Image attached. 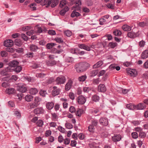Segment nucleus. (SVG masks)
Returning a JSON list of instances; mask_svg holds the SVG:
<instances>
[{"mask_svg":"<svg viewBox=\"0 0 148 148\" xmlns=\"http://www.w3.org/2000/svg\"><path fill=\"white\" fill-rule=\"evenodd\" d=\"M90 66L89 64L86 62H81L76 64L75 68L78 73H81L86 71Z\"/></svg>","mask_w":148,"mask_h":148,"instance_id":"nucleus-1","label":"nucleus"},{"mask_svg":"<svg viewBox=\"0 0 148 148\" xmlns=\"http://www.w3.org/2000/svg\"><path fill=\"white\" fill-rule=\"evenodd\" d=\"M66 79L63 76H60L57 77L56 81L58 85L64 84L65 82Z\"/></svg>","mask_w":148,"mask_h":148,"instance_id":"nucleus-2","label":"nucleus"},{"mask_svg":"<svg viewBox=\"0 0 148 148\" xmlns=\"http://www.w3.org/2000/svg\"><path fill=\"white\" fill-rule=\"evenodd\" d=\"M17 90L18 91L24 93L27 90V88L25 85L23 84H19L17 87Z\"/></svg>","mask_w":148,"mask_h":148,"instance_id":"nucleus-3","label":"nucleus"},{"mask_svg":"<svg viewBox=\"0 0 148 148\" xmlns=\"http://www.w3.org/2000/svg\"><path fill=\"white\" fill-rule=\"evenodd\" d=\"M98 124V122L96 120H94L92 123V125H89L88 127V130L90 132H94L95 128L94 126H96Z\"/></svg>","mask_w":148,"mask_h":148,"instance_id":"nucleus-4","label":"nucleus"},{"mask_svg":"<svg viewBox=\"0 0 148 148\" xmlns=\"http://www.w3.org/2000/svg\"><path fill=\"white\" fill-rule=\"evenodd\" d=\"M77 101L79 104L83 105L85 103L86 100L84 97L80 95L77 98Z\"/></svg>","mask_w":148,"mask_h":148,"instance_id":"nucleus-5","label":"nucleus"},{"mask_svg":"<svg viewBox=\"0 0 148 148\" xmlns=\"http://www.w3.org/2000/svg\"><path fill=\"white\" fill-rule=\"evenodd\" d=\"M100 124L102 125L106 126L108 124V119L106 118L101 117L99 120Z\"/></svg>","mask_w":148,"mask_h":148,"instance_id":"nucleus-6","label":"nucleus"},{"mask_svg":"<svg viewBox=\"0 0 148 148\" xmlns=\"http://www.w3.org/2000/svg\"><path fill=\"white\" fill-rule=\"evenodd\" d=\"M75 5L73 6V8L75 9V10L77 11L80 10L81 8L80 5L82 4L81 1L80 0H77L75 2Z\"/></svg>","mask_w":148,"mask_h":148,"instance_id":"nucleus-7","label":"nucleus"},{"mask_svg":"<svg viewBox=\"0 0 148 148\" xmlns=\"http://www.w3.org/2000/svg\"><path fill=\"white\" fill-rule=\"evenodd\" d=\"M18 62L16 60H13L10 61L8 64L9 67H8V69L10 67H14L16 66L18 64Z\"/></svg>","mask_w":148,"mask_h":148,"instance_id":"nucleus-8","label":"nucleus"},{"mask_svg":"<svg viewBox=\"0 0 148 148\" xmlns=\"http://www.w3.org/2000/svg\"><path fill=\"white\" fill-rule=\"evenodd\" d=\"M14 43L13 41L11 40H7L4 42V45L5 46L7 47L12 46Z\"/></svg>","mask_w":148,"mask_h":148,"instance_id":"nucleus-9","label":"nucleus"},{"mask_svg":"<svg viewBox=\"0 0 148 148\" xmlns=\"http://www.w3.org/2000/svg\"><path fill=\"white\" fill-rule=\"evenodd\" d=\"M121 137L120 134H114L112 138V140L114 142L119 141L121 139Z\"/></svg>","mask_w":148,"mask_h":148,"instance_id":"nucleus-10","label":"nucleus"},{"mask_svg":"<svg viewBox=\"0 0 148 148\" xmlns=\"http://www.w3.org/2000/svg\"><path fill=\"white\" fill-rule=\"evenodd\" d=\"M42 1L41 3V5H45L46 8L48 7L51 4L52 0H42Z\"/></svg>","mask_w":148,"mask_h":148,"instance_id":"nucleus-11","label":"nucleus"},{"mask_svg":"<svg viewBox=\"0 0 148 148\" xmlns=\"http://www.w3.org/2000/svg\"><path fill=\"white\" fill-rule=\"evenodd\" d=\"M44 112V110L42 107L36 108L34 110V113L36 114H42Z\"/></svg>","mask_w":148,"mask_h":148,"instance_id":"nucleus-12","label":"nucleus"},{"mask_svg":"<svg viewBox=\"0 0 148 148\" xmlns=\"http://www.w3.org/2000/svg\"><path fill=\"white\" fill-rule=\"evenodd\" d=\"M106 90L105 85L103 84H100L98 86V90L99 92H104Z\"/></svg>","mask_w":148,"mask_h":148,"instance_id":"nucleus-13","label":"nucleus"},{"mask_svg":"<svg viewBox=\"0 0 148 148\" xmlns=\"http://www.w3.org/2000/svg\"><path fill=\"white\" fill-rule=\"evenodd\" d=\"M127 35L128 37L131 38H134L137 37L138 34V33H135L132 31L128 33Z\"/></svg>","mask_w":148,"mask_h":148,"instance_id":"nucleus-14","label":"nucleus"},{"mask_svg":"<svg viewBox=\"0 0 148 148\" xmlns=\"http://www.w3.org/2000/svg\"><path fill=\"white\" fill-rule=\"evenodd\" d=\"M135 109L138 110H143L146 107L145 104L144 103H140L137 106H135Z\"/></svg>","mask_w":148,"mask_h":148,"instance_id":"nucleus-15","label":"nucleus"},{"mask_svg":"<svg viewBox=\"0 0 148 148\" xmlns=\"http://www.w3.org/2000/svg\"><path fill=\"white\" fill-rule=\"evenodd\" d=\"M72 85V83L71 81H69L66 84L65 87V89L66 91L69 90L71 88Z\"/></svg>","mask_w":148,"mask_h":148,"instance_id":"nucleus-16","label":"nucleus"},{"mask_svg":"<svg viewBox=\"0 0 148 148\" xmlns=\"http://www.w3.org/2000/svg\"><path fill=\"white\" fill-rule=\"evenodd\" d=\"M69 10V8L67 7H66L64 8L60 12V15L62 16H64L66 12L68 11Z\"/></svg>","mask_w":148,"mask_h":148,"instance_id":"nucleus-17","label":"nucleus"},{"mask_svg":"<svg viewBox=\"0 0 148 148\" xmlns=\"http://www.w3.org/2000/svg\"><path fill=\"white\" fill-rule=\"evenodd\" d=\"M61 90L60 88L56 89L55 90H52V95L53 96H55L59 95L60 92Z\"/></svg>","mask_w":148,"mask_h":148,"instance_id":"nucleus-18","label":"nucleus"},{"mask_svg":"<svg viewBox=\"0 0 148 148\" xmlns=\"http://www.w3.org/2000/svg\"><path fill=\"white\" fill-rule=\"evenodd\" d=\"M47 64L49 66H53L56 64V62L54 60H49Z\"/></svg>","mask_w":148,"mask_h":148,"instance_id":"nucleus-19","label":"nucleus"},{"mask_svg":"<svg viewBox=\"0 0 148 148\" xmlns=\"http://www.w3.org/2000/svg\"><path fill=\"white\" fill-rule=\"evenodd\" d=\"M76 10H73L71 14V16L73 18L75 17H78L81 15V14L78 12L76 11Z\"/></svg>","mask_w":148,"mask_h":148,"instance_id":"nucleus-20","label":"nucleus"},{"mask_svg":"<svg viewBox=\"0 0 148 148\" xmlns=\"http://www.w3.org/2000/svg\"><path fill=\"white\" fill-rule=\"evenodd\" d=\"M54 106V104L53 102H48L46 104V105L47 108L49 110L51 109Z\"/></svg>","mask_w":148,"mask_h":148,"instance_id":"nucleus-21","label":"nucleus"},{"mask_svg":"<svg viewBox=\"0 0 148 148\" xmlns=\"http://www.w3.org/2000/svg\"><path fill=\"white\" fill-rule=\"evenodd\" d=\"M141 57L142 58L145 59L148 57V50H145L142 53Z\"/></svg>","mask_w":148,"mask_h":148,"instance_id":"nucleus-22","label":"nucleus"},{"mask_svg":"<svg viewBox=\"0 0 148 148\" xmlns=\"http://www.w3.org/2000/svg\"><path fill=\"white\" fill-rule=\"evenodd\" d=\"M103 64V62L102 61H100L93 66V69H96L101 66Z\"/></svg>","mask_w":148,"mask_h":148,"instance_id":"nucleus-23","label":"nucleus"},{"mask_svg":"<svg viewBox=\"0 0 148 148\" xmlns=\"http://www.w3.org/2000/svg\"><path fill=\"white\" fill-rule=\"evenodd\" d=\"M123 30L125 31H129L131 30V27L127 25H124L122 27Z\"/></svg>","mask_w":148,"mask_h":148,"instance_id":"nucleus-24","label":"nucleus"},{"mask_svg":"<svg viewBox=\"0 0 148 148\" xmlns=\"http://www.w3.org/2000/svg\"><path fill=\"white\" fill-rule=\"evenodd\" d=\"M99 99L100 98L99 96L96 95H95L92 96V100L95 102H97L98 101Z\"/></svg>","mask_w":148,"mask_h":148,"instance_id":"nucleus-25","label":"nucleus"},{"mask_svg":"<svg viewBox=\"0 0 148 148\" xmlns=\"http://www.w3.org/2000/svg\"><path fill=\"white\" fill-rule=\"evenodd\" d=\"M38 92V90L35 88H32L29 90L30 93L32 95H36Z\"/></svg>","mask_w":148,"mask_h":148,"instance_id":"nucleus-26","label":"nucleus"},{"mask_svg":"<svg viewBox=\"0 0 148 148\" xmlns=\"http://www.w3.org/2000/svg\"><path fill=\"white\" fill-rule=\"evenodd\" d=\"M25 99L26 101L28 102L31 101L33 100V97L31 95H28L25 97Z\"/></svg>","mask_w":148,"mask_h":148,"instance_id":"nucleus-27","label":"nucleus"},{"mask_svg":"<svg viewBox=\"0 0 148 148\" xmlns=\"http://www.w3.org/2000/svg\"><path fill=\"white\" fill-rule=\"evenodd\" d=\"M51 4V6L52 8H54L58 5L59 1L58 0H52Z\"/></svg>","mask_w":148,"mask_h":148,"instance_id":"nucleus-28","label":"nucleus"},{"mask_svg":"<svg viewBox=\"0 0 148 148\" xmlns=\"http://www.w3.org/2000/svg\"><path fill=\"white\" fill-rule=\"evenodd\" d=\"M98 70L97 69H95L91 71L90 72V76L91 77H94L98 74Z\"/></svg>","mask_w":148,"mask_h":148,"instance_id":"nucleus-29","label":"nucleus"},{"mask_svg":"<svg viewBox=\"0 0 148 148\" xmlns=\"http://www.w3.org/2000/svg\"><path fill=\"white\" fill-rule=\"evenodd\" d=\"M30 49L31 51H36L38 49V47L36 45H32L30 46Z\"/></svg>","mask_w":148,"mask_h":148,"instance_id":"nucleus-30","label":"nucleus"},{"mask_svg":"<svg viewBox=\"0 0 148 148\" xmlns=\"http://www.w3.org/2000/svg\"><path fill=\"white\" fill-rule=\"evenodd\" d=\"M113 34L115 36H119L121 35L122 33L119 30L116 29L113 32Z\"/></svg>","mask_w":148,"mask_h":148,"instance_id":"nucleus-31","label":"nucleus"},{"mask_svg":"<svg viewBox=\"0 0 148 148\" xmlns=\"http://www.w3.org/2000/svg\"><path fill=\"white\" fill-rule=\"evenodd\" d=\"M12 46H10L9 47H7L6 48V50L8 52H10V53H13L15 51V49H14L12 48Z\"/></svg>","mask_w":148,"mask_h":148,"instance_id":"nucleus-32","label":"nucleus"},{"mask_svg":"<svg viewBox=\"0 0 148 148\" xmlns=\"http://www.w3.org/2000/svg\"><path fill=\"white\" fill-rule=\"evenodd\" d=\"M74 59L71 57H68L66 59V62L68 63H73L74 62Z\"/></svg>","mask_w":148,"mask_h":148,"instance_id":"nucleus-33","label":"nucleus"},{"mask_svg":"<svg viewBox=\"0 0 148 148\" xmlns=\"http://www.w3.org/2000/svg\"><path fill=\"white\" fill-rule=\"evenodd\" d=\"M128 73L129 75H130L131 76H133L135 77L137 74V72L135 70L134 71H130L128 72Z\"/></svg>","mask_w":148,"mask_h":148,"instance_id":"nucleus-34","label":"nucleus"},{"mask_svg":"<svg viewBox=\"0 0 148 148\" xmlns=\"http://www.w3.org/2000/svg\"><path fill=\"white\" fill-rule=\"evenodd\" d=\"M56 45L53 43H48L46 45V48L48 49H50L52 48L53 46H54Z\"/></svg>","mask_w":148,"mask_h":148,"instance_id":"nucleus-35","label":"nucleus"},{"mask_svg":"<svg viewBox=\"0 0 148 148\" xmlns=\"http://www.w3.org/2000/svg\"><path fill=\"white\" fill-rule=\"evenodd\" d=\"M41 101V99L38 97H35L34 100V102L36 103L38 105L40 104V102Z\"/></svg>","mask_w":148,"mask_h":148,"instance_id":"nucleus-36","label":"nucleus"},{"mask_svg":"<svg viewBox=\"0 0 148 148\" xmlns=\"http://www.w3.org/2000/svg\"><path fill=\"white\" fill-rule=\"evenodd\" d=\"M15 45L18 46H20L22 45V43L20 40L19 39H16L14 41Z\"/></svg>","mask_w":148,"mask_h":148,"instance_id":"nucleus-37","label":"nucleus"},{"mask_svg":"<svg viewBox=\"0 0 148 148\" xmlns=\"http://www.w3.org/2000/svg\"><path fill=\"white\" fill-rule=\"evenodd\" d=\"M135 105H133L132 104H127L126 105L127 108L129 110H133L135 109Z\"/></svg>","mask_w":148,"mask_h":148,"instance_id":"nucleus-38","label":"nucleus"},{"mask_svg":"<svg viewBox=\"0 0 148 148\" xmlns=\"http://www.w3.org/2000/svg\"><path fill=\"white\" fill-rule=\"evenodd\" d=\"M83 110L82 109L78 108L76 112V115L79 116H80L81 114L83 113Z\"/></svg>","mask_w":148,"mask_h":148,"instance_id":"nucleus-39","label":"nucleus"},{"mask_svg":"<svg viewBox=\"0 0 148 148\" xmlns=\"http://www.w3.org/2000/svg\"><path fill=\"white\" fill-rule=\"evenodd\" d=\"M117 45V44L116 42H110L108 44V46L111 48H114Z\"/></svg>","mask_w":148,"mask_h":148,"instance_id":"nucleus-40","label":"nucleus"},{"mask_svg":"<svg viewBox=\"0 0 148 148\" xmlns=\"http://www.w3.org/2000/svg\"><path fill=\"white\" fill-rule=\"evenodd\" d=\"M22 70V67L20 66H17L16 68L14 69V71L16 73L20 72Z\"/></svg>","mask_w":148,"mask_h":148,"instance_id":"nucleus-41","label":"nucleus"},{"mask_svg":"<svg viewBox=\"0 0 148 148\" xmlns=\"http://www.w3.org/2000/svg\"><path fill=\"white\" fill-rule=\"evenodd\" d=\"M86 78V75H82L78 77V79L80 82L84 81Z\"/></svg>","mask_w":148,"mask_h":148,"instance_id":"nucleus-42","label":"nucleus"},{"mask_svg":"<svg viewBox=\"0 0 148 148\" xmlns=\"http://www.w3.org/2000/svg\"><path fill=\"white\" fill-rule=\"evenodd\" d=\"M6 92L9 94H12L14 92V89L12 88H8Z\"/></svg>","mask_w":148,"mask_h":148,"instance_id":"nucleus-43","label":"nucleus"},{"mask_svg":"<svg viewBox=\"0 0 148 148\" xmlns=\"http://www.w3.org/2000/svg\"><path fill=\"white\" fill-rule=\"evenodd\" d=\"M36 124L38 126L42 127L43 124V122L42 120H39L37 121Z\"/></svg>","mask_w":148,"mask_h":148,"instance_id":"nucleus-44","label":"nucleus"},{"mask_svg":"<svg viewBox=\"0 0 148 148\" xmlns=\"http://www.w3.org/2000/svg\"><path fill=\"white\" fill-rule=\"evenodd\" d=\"M86 3L88 6H91L93 4V2L91 0H87Z\"/></svg>","mask_w":148,"mask_h":148,"instance_id":"nucleus-45","label":"nucleus"},{"mask_svg":"<svg viewBox=\"0 0 148 148\" xmlns=\"http://www.w3.org/2000/svg\"><path fill=\"white\" fill-rule=\"evenodd\" d=\"M45 74L41 73H40L37 74L36 75V76L38 77L42 78H43L45 76Z\"/></svg>","mask_w":148,"mask_h":148,"instance_id":"nucleus-46","label":"nucleus"},{"mask_svg":"<svg viewBox=\"0 0 148 148\" xmlns=\"http://www.w3.org/2000/svg\"><path fill=\"white\" fill-rule=\"evenodd\" d=\"M40 95L43 97L45 96V95L47 94V92L45 90H41L39 92Z\"/></svg>","mask_w":148,"mask_h":148,"instance_id":"nucleus-47","label":"nucleus"},{"mask_svg":"<svg viewBox=\"0 0 148 148\" xmlns=\"http://www.w3.org/2000/svg\"><path fill=\"white\" fill-rule=\"evenodd\" d=\"M38 105L34 102L33 103H32L30 104V108H34L37 107Z\"/></svg>","mask_w":148,"mask_h":148,"instance_id":"nucleus-48","label":"nucleus"},{"mask_svg":"<svg viewBox=\"0 0 148 148\" xmlns=\"http://www.w3.org/2000/svg\"><path fill=\"white\" fill-rule=\"evenodd\" d=\"M36 29H37V32L40 33L43 32V29L40 27H35Z\"/></svg>","mask_w":148,"mask_h":148,"instance_id":"nucleus-49","label":"nucleus"},{"mask_svg":"<svg viewBox=\"0 0 148 148\" xmlns=\"http://www.w3.org/2000/svg\"><path fill=\"white\" fill-rule=\"evenodd\" d=\"M66 127L68 129H71L73 127V125L69 123H66L65 124Z\"/></svg>","mask_w":148,"mask_h":148,"instance_id":"nucleus-50","label":"nucleus"},{"mask_svg":"<svg viewBox=\"0 0 148 148\" xmlns=\"http://www.w3.org/2000/svg\"><path fill=\"white\" fill-rule=\"evenodd\" d=\"M132 137L134 139H136L138 137V134L136 132H133L132 133Z\"/></svg>","mask_w":148,"mask_h":148,"instance_id":"nucleus-51","label":"nucleus"},{"mask_svg":"<svg viewBox=\"0 0 148 148\" xmlns=\"http://www.w3.org/2000/svg\"><path fill=\"white\" fill-rule=\"evenodd\" d=\"M52 117V120L54 121H55V120L57 119L58 117L57 116L56 114L55 113H53L51 114Z\"/></svg>","mask_w":148,"mask_h":148,"instance_id":"nucleus-52","label":"nucleus"},{"mask_svg":"<svg viewBox=\"0 0 148 148\" xmlns=\"http://www.w3.org/2000/svg\"><path fill=\"white\" fill-rule=\"evenodd\" d=\"M146 136V134L145 132L142 131L139 133V136L141 138H144Z\"/></svg>","mask_w":148,"mask_h":148,"instance_id":"nucleus-53","label":"nucleus"},{"mask_svg":"<svg viewBox=\"0 0 148 148\" xmlns=\"http://www.w3.org/2000/svg\"><path fill=\"white\" fill-rule=\"evenodd\" d=\"M64 34L66 36H67L69 37L71 35V32L69 30H67L64 32Z\"/></svg>","mask_w":148,"mask_h":148,"instance_id":"nucleus-54","label":"nucleus"},{"mask_svg":"<svg viewBox=\"0 0 148 148\" xmlns=\"http://www.w3.org/2000/svg\"><path fill=\"white\" fill-rule=\"evenodd\" d=\"M55 40L58 42L62 43L63 42L62 39L60 38L57 37L55 38Z\"/></svg>","mask_w":148,"mask_h":148,"instance_id":"nucleus-55","label":"nucleus"},{"mask_svg":"<svg viewBox=\"0 0 148 148\" xmlns=\"http://www.w3.org/2000/svg\"><path fill=\"white\" fill-rule=\"evenodd\" d=\"M15 51L18 53H21L23 51V49L22 48H18L17 49H15Z\"/></svg>","mask_w":148,"mask_h":148,"instance_id":"nucleus-56","label":"nucleus"},{"mask_svg":"<svg viewBox=\"0 0 148 148\" xmlns=\"http://www.w3.org/2000/svg\"><path fill=\"white\" fill-rule=\"evenodd\" d=\"M21 37L24 40L27 41L28 39V38L25 34H22L21 35Z\"/></svg>","mask_w":148,"mask_h":148,"instance_id":"nucleus-57","label":"nucleus"},{"mask_svg":"<svg viewBox=\"0 0 148 148\" xmlns=\"http://www.w3.org/2000/svg\"><path fill=\"white\" fill-rule=\"evenodd\" d=\"M48 33L51 35H54L56 34V32L54 30H49L48 31Z\"/></svg>","mask_w":148,"mask_h":148,"instance_id":"nucleus-58","label":"nucleus"},{"mask_svg":"<svg viewBox=\"0 0 148 148\" xmlns=\"http://www.w3.org/2000/svg\"><path fill=\"white\" fill-rule=\"evenodd\" d=\"M66 4V1H65L63 0L60 2L59 4V6L61 8H62Z\"/></svg>","mask_w":148,"mask_h":148,"instance_id":"nucleus-59","label":"nucleus"},{"mask_svg":"<svg viewBox=\"0 0 148 148\" xmlns=\"http://www.w3.org/2000/svg\"><path fill=\"white\" fill-rule=\"evenodd\" d=\"M69 110L71 112L73 113L75 112L76 109L74 107L71 106L69 108Z\"/></svg>","mask_w":148,"mask_h":148,"instance_id":"nucleus-60","label":"nucleus"},{"mask_svg":"<svg viewBox=\"0 0 148 148\" xmlns=\"http://www.w3.org/2000/svg\"><path fill=\"white\" fill-rule=\"evenodd\" d=\"M9 85V83L8 82H3L2 84V86L4 88L8 87Z\"/></svg>","mask_w":148,"mask_h":148,"instance_id":"nucleus-61","label":"nucleus"},{"mask_svg":"<svg viewBox=\"0 0 148 148\" xmlns=\"http://www.w3.org/2000/svg\"><path fill=\"white\" fill-rule=\"evenodd\" d=\"M1 55L2 57H5L7 56L8 53L5 51H3L1 52Z\"/></svg>","mask_w":148,"mask_h":148,"instance_id":"nucleus-62","label":"nucleus"},{"mask_svg":"<svg viewBox=\"0 0 148 148\" xmlns=\"http://www.w3.org/2000/svg\"><path fill=\"white\" fill-rule=\"evenodd\" d=\"M77 144V142L75 140H72L70 144L71 145V147H75Z\"/></svg>","mask_w":148,"mask_h":148,"instance_id":"nucleus-63","label":"nucleus"},{"mask_svg":"<svg viewBox=\"0 0 148 148\" xmlns=\"http://www.w3.org/2000/svg\"><path fill=\"white\" fill-rule=\"evenodd\" d=\"M69 96L70 98L72 100H73L75 99L74 94L73 92H70L69 93Z\"/></svg>","mask_w":148,"mask_h":148,"instance_id":"nucleus-64","label":"nucleus"}]
</instances>
